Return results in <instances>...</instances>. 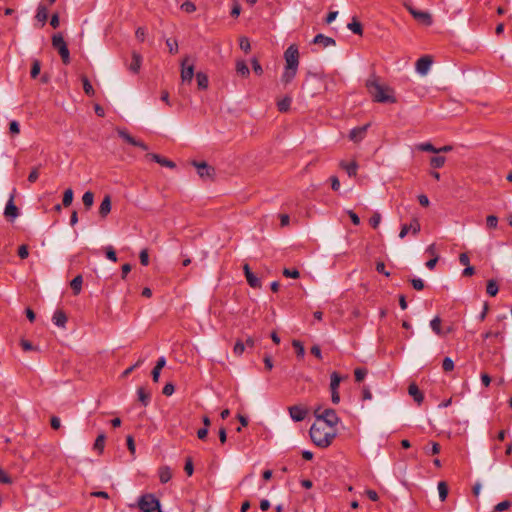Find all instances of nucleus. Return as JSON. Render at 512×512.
Wrapping results in <instances>:
<instances>
[{
    "label": "nucleus",
    "mask_w": 512,
    "mask_h": 512,
    "mask_svg": "<svg viewBox=\"0 0 512 512\" xmlns=\"http://www.w3.org/2000/svg\"><path fill=\"white\" fill-rule=\"evenodd\" d=\"M365 86L376 103H390L397 102L395 91L392 87L380 83V79L376 74H371L366 80Z\"/></svg>",
    "instance_id": "1"
},
{
    "label": "nucleus",
    "mask_w": 512,
    "mask_h": 512,
    "mask_svg": "<svg viewBox=\"0 0 512 512\" xmlns=\"http://www.w3.org/2000/svg\"><path fill=\"white\" fill-rule=\"evenodd\" d=\"M311 441L320 448L329 447L335 439L336 429L323 425L319 422L312 424L309 430Z\"/></svg>",
    "instance_id": "2"
},
{
    "label": "nucleus",
    "mask_w": 512,
    "mask_h": 512,
    "mask_svg": "<svg viewBox=\"0 0 512 512\" xmlns=\"http://www.w3.org/2000/svg\"><path fill=\"white\" fill-rule=\"evenodd\" d=\"M314 417L316 418L317 422L333 429H336V426L340 422V418L338 417L336 411L332 408L322 410L321 407H317L314 410Z\"/></svg>",
    "instance_id": "3"
},
{
    "label": "nucleus",
    "mask_w": 512,
    "mask_h": 512,
    "mask_svg": "<svg viewBox=\"0 0 512 512\" xmlns=\"http://www.w3.org/2000/svg\"><path fill=\"white\" fill-rule=\"evenodd\" d=\"M138 506L141 512H162L159 500L154 494H144L139 498Z\"/></svg>",
    "instance_id": "4"
},
{
    "label": "nucleus",
    "mask_w": 512,
    "mask_h": 512,
    "mask_svg": "<svg viewBox=\"0 0 512 512\" xmlns=\"http://www.w3.org/2000/svg\"><path fill=\"white\" fill-rule=\"evenodd\" d=\"M52 46L58 51L62 62L65 65H68L70 63V52L63 36L60 33L53 35Z\"/></svg>",
    "instance_id": "5"
},
{
    "label": "nucleus",
    "mask_w": 512,
    "mask_h": 512,
    "mask_svg": "<svg viewBox=\"0 0 512 512\" xmlns=\"http://www.w3.org/2000/svg\"><path fill=\"white\" fill-rule=\"evenodd\" d=\"M192 165L197 169V173L202 180H213L215 177L214 167L208 165L205 161H193Z\"/></svg>",
    "instance_id": "6"
},
{
    "label": "nucleus",
    "mask_w": 512,
    "mask_h": 512,
    "mask_svg": "<svg viewBox=\"0 0 512 512\" xmlns=\"http://www.w3.org/2000/svg\"><path fill=\"white\" fill-rule=\"evenodd\" d=\"M189 56H186L181 62V80L183 83H191L194 76V63H191Z\"/></svg>",
    "instance_id": "7"
},
{
    "label": "nucleus",
    "mask_w": 512,
    "mask_h": 512,
    "mask_svg": "<svg viewBox=\"0 0 512 512\" xmlns=\"http://www.w3.org/2000/svg\"><path fill=\"white\" fill-rule=\"evenodd\" d=\"M285 66L289 68H298L299 65V51L296 45H290L284 52Z\"/></svg>",
    "instance_id": "8"
},
{
    "label": "nucleus",
    "mask_w": 512,
    "mask_h": 512,
    "mask_svg": "<svg viewBox=\"0 0 512 512\" xmlns=\"http://www.w3.org/2000/svg\"><path fill=\"white\" fill-rule=\"evenodd\" d=\"M291 419L295 422L303 421L308 415V409L302 405H293L288 408Z\"/></svg>",
    "instance_id": "9"
},
{
    "label": "nucleus",
    "mask_w": 512,
    "mask_h": 512,
    "mask_svg": "<svg viewBox=\"0 0 512 512\" xmlns=\"http://www.w3.org/2000/svg\"><path fill=\"white\" fill-rule=\"evenodd\" d=\"M15 192L16 190L13 189V192L11 193L9 200L6 203L5 209H4V215L7 218H11L14 220L19 216V209L14 204V198H15Z\"/></svg>",
    "instance_id": "10"
},
{
    "label": "nucleus",
    "mask_w": 512,
    "mask_h": 512,
    "mask_svg": "<svg viewBox=\"0 0 512 512\" xmlns=\"http://www.w3.org/2000/svg\"><path fill=\"white\" fill-rule=\"evenodd\" d=\"M421 230L419 220L413 218L410 224H403L399 233V238L403 239L411 231L413 235H417Z\"/></svg>",
    "instance_id": "11"
},
{
    "label": "nucleus",
    "mask_w": 512,
    "mask_h": 512,
    "mask_svg": "<svg viewBox=\"0 0 512 512\" xmlns=\"http://www.w3.org/2000/svg\"><path fill=\"white\" fill-rule=\"evenodd\" d=\"M117 133H118L119 137H121L124 141H126L130 145L139 147L144 151L148 150L147 144H145L143 141L135 139L125 129H117Z\"/></svg>",
    "instance_id": "12"
},
{
    "label": "nucleus",
    "mask_w": 512,
    "mask_h": 512,
    "mask_svg": "<svg viewBox=\"0 0 512 512\" xmlns=\"http://www.w3.org/2000/svg\"><path fill=\"white\" fill-rule=\"evenodd\" d=\"M370 124L353 128L349 133V139L355 143L360 142L366 136Z\"/></svg>",
    "instance_id": "13"
},
{
    "label": "nucleus",
    "mask_w": 512,
    "mask_h": 512,
    "mask_svg": "<svg viewBox=\"0 0 512 512\" xmlns=\"http://www.w3.org/2000/svg\"><path fill=\"white\" fill-rule=\"evenodd\" d=\"M432 65V59L430 56H422L416 61V70L419 74L425 75Z\"/></svg>",
    "instance_id": "14"
},
{
    "label": "nucleus",
    "mask_w": 512,
    "mask_h": 512,
    "mask_svg": "<svg viewBox=\"0 0 512 512\" xmlns=\"http://www.w3.org/2000/svg\"><path fill=\"white\" fill-rule=\"evenodd\" d=\"M409 12L416 20L420 21L421 23L427 26L432 24V17L428 12L419 11L412 7L409 8Z\"/></svg>",
    "instance_id": "15"
},
{
    "label": "nucleus",
    "mask_w": 512,
    "mask_h": 512,
    "mask_svg": "<svg viewBox=\"0 0 512 512\" xmlns=\"http://www.w3.org/2000/svg\"><path fill=\"white\" fill-rule=\"evenodd\" d=\"M146 157L149 158L150 160L160 164L161 166L168 167V168H171V169L176 167V164L173 161H171V160H169L167 158H164V157H162L159 154L148 153L146 155Z\"/></svg>",
    "instance_id": "16"
},
{
    "label": "nucleus",
    "mask_w": 512,
    "mask_h": 512,
    "mask_svg": "<svg viewBox=\"0 0 512 512\" xmlns=\"http://www.w3.org/2000/svg\"><path fill=\"white\" fill-rule=\"evenodd\" d=\"M408 393L411 397H413L414 401L420 405L424 400V395L420 391L419 387L415 383H411L408 386Z\"/></svg>",
    "instance_id": "17"
},
{
    "label": "nucleus",
    "mask_w": 512,
    "mask_h": 512,
    "mask_svg": "<svg viewBox=\"0 0 512 512\" xmlns=\"http://www.w3.org/2000/svg\"><path fill=\"white\" fill-rule=\"evenodd\" d=\"M137 396L139 402L144 406H148L151 401V392L145 387L141 386L137 389Z\"/></svg>",
    "instance_id": "18"
},
{
    "label": "nucleus",
    "mask_w": 512,
    "mask_h": 512,
    "mask_svg": "<svg viewBox=\"0 0 512 512\" xmlns=\"http://www.w3.org/2000/svg\"><path fill=\"white\" fill-rule=\"evenodd\" d=\"M141 64H142V56L137 53V52H133L132 53V61L128 67V69L134 73V74H137L141 68Z\"/></svg>",
    "instance_id": "19"
},
{
    "label": "nucleus",
    "mask_w": 512,
    "mask_h": 512,
    "mask_svg": "<svg viewBox=\"0 0 512 512\" xmlns=\"http://www.w3.org/2000/svg\"><path fill=\"white\" fill-rule=\"evenodd\" d=\"M110 211H111V197H110V195H105V197L103 198V200L100 204V207H99V215L102 218H106L107 215L110 213Z\"/></svg>",
    "instance_id": "20"
},
{
    "label": "nucleus",
    "mask_w": 512,
    "mask_h": 512,
    "mask_svg": "<svg viewBox=\"0 0 512 512\" xmlns=\"http://www.w3.org/2000/svg\"><path fill=\"white\" fill-rule=\"evenodd\" d=\"M53 323L61 328H64L67 323V316L62 310H56L52 317Z\"/></svg>",
    "instance_id": "21"
},
{
    "label": "nucleus",
    "mask_w": 512,
    "mask_h": 512,
    "mask_svg": "<svg viewBox=\"0 0 512 512\" xmlns=\"http://www.w3.org/2000/svg\"><path fill=\"white\" fill-rule=\"evenodd\" d=\"M314 44H322L324 47L335 46L336 42L333 38L324 34H317L313 39Z\"/></svg>",
    "instance_id": "22"
},
{
    "label": "nucleus",
    "mask_w": 512,
    "mask_h": 512,
    "mask_svg": "<svg viewBox=\"0 0 512 512\" xmlns=\"http://www.w3.org/2000/svg\"><path fill=\"white\" fill-rule=\"evenodd\" d=\"M340 166H341L342 169H344L347 172L349 177H355L356 176L357 169H358L357 162L352 161V162L347 163L345 161H341L340 162Z\"/></svg>",
    "instance_id": "23"
},
{
    "label": "nucleus",
    "mask_w": 512,
    "mask_h": 512,
    "mask_svg": "<svg viewBox=\"0 0 512 512\" xmlns=\"http://www.w3.org/2000/svg\"><path fill=\"white\" fill-rule=\"evenodd\" d=\"M297 70H298V68H293V67L289 68V67L285 66L284 72L281 76V81L284 84L290 83L295 78Z\"/></svg>",
    "instance_id": "24"
},
{
    "label": "nucleus",
    "mask_w": 512,
    "mask_h": 512,
    "mask_svg": "<svg viewBox=\"0 0 512 512\" xmlns=\"http://www.w3.org/2000/svg\"><path fill=\"white\" fill-rule=\"evenodd\" d=\"M344 378L339 373L332 372L330 375V391L339 390L340 383Z\"/></svg>",
    "instance_id": "25"
},
{
    "label": "nucleus",
    "mask_w": 512,
    "mask_h": 512,
    "mask_svg": "<svg viewBox=\"0 0 512 512\" xmlns=\"http://www.w3.org/2000/svg\"><path fill=\"white\" fill-rule=\"evenodd\" d=\"M83 278L81 275H77L70 282V287L74 295H78L82 290Z\"/></svg>",
    "instance_id": "26"
},
{
    "label": "nucleus",
    "mask_w": 512,
    "mask_h": 512,
    "mask_svg": "<svg viewBox=\"0 0 512 512\" xmlns=\"http://www.w3.org/2000/svg\"><path fill=\"white\" fill-rule=\"evenodd\" d=\"M172 478L171 469L168 466L160 467L159 469V480L161 483L165 484L169 482Z\"/></svg>",
    "instance_id": "27"
},
{
    "label": "nucleus",
    "mask_w": 512,
    "mask_h": 512,
    "mask_svg": "<svg viewBox=\"0 0 512 512\" xmlns=\"http://www.w3.org/2000/svg\"><path fill=\"white\" fill-rule=\"evenodd\" d=\"M196 81H197V85H198L199 89L205 90L208 88L209 80H208V76L205 73L197 72L196 73Z\"/></svg>",
    "instance_id": "28"
},
{
    "label": "nucleus",
    "mask_w": 512,
    "mask_h": 512,
    "mask_svg": "<svg viewBox=\"0 0 512 512\" xmlns=\"http://www.w3.org/2000/svg\"><path fill=\"white\" fill-rule=\"evenodd\" d=\"M441 318L439 316L434 317L430 321V327L432 331L437 334L438 336H443V330L441 328Z\"/></svg>",
    "instance_id": "29"
},
{
    "label": "nucleus",
    "mask_w": 512,
    "mask_h": 512,
    "mask_svg": "<svg viewBox=\"0 0 512 512\" xmlns=\"http://www.w3.org/2000/svg\"><path fill=\"white\" fill-rule=\"evenodd\" d=\"M347 28L351 30L354 34L362 35L363 34V27L362 24L356 20L354 17L350 23H348Z\"/></svg>",
    "instance_id": "30"
},
{
    "label": "nucleus",
    "mask_w": 512,
    "mask_h": 512,
    "mask_svg": "<svg viewBox=\"0 0 512 512\" xmlns=\"http://www.w3.org/2000/svg\"><path fill=\"white\" fill-rule=\"evenodd\" d=\"M236 71L242 77H247L250 74L249 68L244 60L236 62Z\"/></svg>",
    "instance_id": "31"
},
{
    "label": "nucleus",
    "mask_w": 512,
    "mask_h": 512,
    "mask_svg": "<svg viewBox=\"0 0 512 512\" xmlns=\"http://www.w3.org/2000/svg\"><path fill=\"white\" fill-rule=\"evenodd\" d=\"M48 18V11L44 5H39L37 8L36 19L44 25Z\"/></svg>",
    "instance_id": "32"
},
{
    "label": "nucleus",
    "mask_w": 512,
    "mask_h": 512,
    "mask_svg": "<svg viewBox=\"0 0 512 512\" xmlns=\"http://www.w3.org/2000/svg\"><path fill=\"white\" fill-rule=\"evenodd\" d=\"M499 291V286L497 282L493 279L488 280L487 286H486V292L489 296H496Z\"/></svg>",
    "instance_id": "33"
},
{
    "label": "nucleus",
    "mask_w": 512,
    "mask_h": 512,
    "mask_svg": "<svg viewBox=\"0 0 512 512\" xmlns=\"http://www.w3.org/2000/svg\"><path fill=\"white\" fill-rule=\"evenodd\" d=\"M292 99L288 96L277 102V108L280 112H287L290 108Z\"/></svg>",
    "instance_id": "34"
},
{
    "label": "nucleus",
    "mask_w": 512,
    "mask_h": 512,
    "mask_svg": "<svg viewBox=\"0 0 512 512\" xmlns=\"http://www.w3.org/2000/svg\"><path fill=\"white\" fill-rule=\"evenodd\" d=\"M427 455H436L440 452V445L437 442H430L424 447Z\"/></svg>",
    "instance_id": "35"
},
{
    "label": "nucleus",
    "mask_w": 512,
    "mask_h": 512,
    "mask_svg": "<svg viewBox=\"0 0 512 512\" xmlns=\"http://www.w3.org/2000/svg\"><path fill=\"white\" fill-rule=\"evenodd\" d=\"M81 80H82L83 90H84L85 94H87L88 96H94L95 91H94V88H93L92 84L90 83L89 79L86 76H82Z\"/></svg>",
    "instance_id": "36"
},
{
    "label": "nucleus",
    "mask_w": 512,
    "mask_h": 512,
    "mask_svg": "<svg viewBox=\"0 0 512 512\" xmlns=\"http://www.w3.org/2000/svg\"><path fill=\"white\" fill-rule=\"evenodd\" d=\"M82 202L86 209H90L94 203V194L91 191H86L82 196Z\"/></svg>",
    "instance_id": "37"
},
{
    "label": "nucleus",
    "mask_w": 512,
    "mask_h": 512,
    "mask_svg": "<svg viewBox=\"0 0 512 512\" xmlns=\"http://www.w3.org/2000/svg\"><path fill=\"white\" fill-rule=\"evenodd\" d=\"M246 280L250 287L261 288V280L253 272L246 276Z\"/></svg>",
    "instance_id": "38"
},
{
    "label": "nucleus",
    "mask_w": 512,
    "mask_h": 512,
    "mask_svg": "<svg viewBox=\"0 0 512 512\" xmlns=\"http://www.w3.org/2000/svg\"><path fill=\"white\" fill-rule=\"evenodd\" d=\"M41 70V62L38 59L32 61L30 76L35 79L39 76Z\"/></svg>",
    "instance_id": "39"
},
{
    "label": "nucleus",
    "mask_w": 512,
    "mask_h": 512,
    "mask_svg": "<svg viewBox=\"0 0 512 512\" xmlns=\"http://www.w3.org/2000/svg\"><path fill=\"white\" fill-rule=\"evenodd\" d=\"M438 493L441 501H445L448 495V486L446 482L441 481L438 483Z\"/></svg>",
    "instance_id": "40"
},
{
    "label": "nucleus",
    "mask_w": 512,
    "mask_h": 512,
    "mask_svg": "<svg viewBox=\"0 0 512 512\" xmlns=\"http://www.w3.org/2000/svg\"><path fill=\"white\" fill-rule=\"evenodd\" d=\"M445 160L446 159L443 156H433L430 159V165H431V167L438 169V168H441L444 166Z\"/></svg>",
    "instance_id": "41"
},
{
    "label": "nucleus",
    "mask_w": 512,
    "mask_h": 512,
    "mask_svg": "<svg viewBox=\"0 0 512 512\" xmlns=\"http://www.w3.org/2000/svg\"><path fill=\"white\" fill-rule=\"evenodd\" d=\"M72 201H73V190L71 188H68L65 190V192L63 194L62 205L64 207H68L71 205Z\"/></svg>",
    "instance_id": "42"
},
{
    "label": "nucleus",
    "mask_w": 512,
    "mask_h": 512,
    "mask_svg": "<svg viewBox=\"0 0 512 512\" xmlns=\"http://www.w3.org/2000/svg\"><path fill=\"white\" fill-rule=\"evenodd\" d=\"M368 371L366 368H362V367H358L354 370V376H355V380L357 382H361L364 380V378L366 377Z\"/></svg>",
    "instance_id": "43"
},
{
    "label": "nucleus",
    "mask_w": 512,
    "mask_h": 512,
    "mask_svg": "<svg viewBox=\"0 0 512 512\" xmlns=\"http://www.w3.org/2000/svg\"><path fill=\"white\" fill-rule=\"evenodd\" d=\"M105 439H106V437L104 434L98 435V437L96 438V440L94 442V449L98 450L99 452H102L104 449V445H105Z\"/></svg>",
    "instance_id": "44"
},
{
    "label": "nucleus",
    "mask_w": 512,
    "mask_h": 512,
    "mask_svg": "<svg viewBox=\"0 0 512 512\" xmlns=\"http://www.w3.org/2000/svg\"><path fill=\"white\" fill-rule=\"evenodd\" d=\"M292 345L296 349L297 357L303 358L305 355V349L302 343L299 340H293Z\"/></svg>",
    "instance_id": "45"
},
{
    "label": "nucleus",
    "mask_w": 512,
    "mask_h": 512,
    "mask_svg": "<svg viewBox=\"0 0 512 512\" xmlns=\"http://www.w3.org/2000/svg\"><path fill=\"white\" fill-rule=\"evenodd\" d=\"M166 45L168 47L169 53L176 54L178 52V42L176 39H167Z\"/></svg>",
    "instance_id": "46"
},
{
    "label": "nucleus",
    "mask_w": 512,
    "mask_h": 512,
    "mask_svg": "<svg viewBox=\"0 0 512 512\" xmlns=\"http://www.w3.org/2000/svg\"><path fill=\"white\" fill-rule=\"evenodd\" d=\"M482 337H483L484 340L489 339L491 337H494V338H499L500 341H502L503 340V333L500 330H497V331H491L490 330V331H487L486 333H484L482 335Z\"/></svg>",
    "instance_id": "47"
},
{
    "label": "nucleus",
    "mask_w": 512,
    "mask_h": 512,
    "mask_svg": "<svg viewBox=\"0 0 512 512\" xmlns=\"http://www.w3.org/2000/svg\"><path fill=\"white\" fill-rule=\"evenodd\" d=\"M105 255L112 262H117V254L112 246L105 247Z\"/></svg>",
    "instance_id": "48"
},
{
    "label": "nucleus",
    "mask_w": 512,
    "mask_h": 512,
    "mask_svg": "<svg viewBox=\"0 0 512 512\" xmlns=\"http://www.w3.org/2000/svg\"><path fill=\"white\" fill-rule=\"evenodd\" d=\"M283 275L287 278H293V279H297L300 277L299 271L295 268H293V269L285 268L283 270Z\"/></svg>",
    "instance_id": "49"
},
{
    "label": "nucleus",
    "mask_w": 512,
    "mask_h": 512,
    "mask_svg": "<svg viewBox=\"0 0 512 512\" xmlns=\"http://www.w3.org/2000/svg\"><path fill=\"white\" fill-rule=\"evenodd\" d=\"M442 368L445 372H450L454 369V362L450 357H445L442 362Z\"/></svg>",
    "instance_id": "50"
},
{
    "label": "nucleus",
    "mask_w": 512,
    "mask_h": 512,
    "mask_svg": "<svg viewBox=\"0 0 512 512\" xmlns=\"http://www.w3.org/2000/svg\"><path fill=\"white\" fill-rule=\"evenodd\" d=\"M511 507V502L508 500H504L494 507V512H503Z\"/></svg>",
    "instance_id": "51"
},
{
    "label": "nucleus",
    "mask_w": 512,
    "mask_h": 512,
    "mask_svg": "<svg viewBox=\"0 0 512 512\" xmlns=\"http://www.w3.org/2000/svg\"><path fill=\"white\" fill-rule=\"evenodd\" d=\"M420 151H425V152H432V153H437V148H435L431 143L429 142H426V143H421L418 145L417 147Z\"/></svg>",
    "instance_id": "52"
},
{
    "label": "nucleus",
    "mask_w": 512,
    "mask_h": 512,
    "mask_svg": "<svg viewBox=\"0 0 512 512\" xmlns=\"http://www.w3.org/2000/svg\"><path fill=\"white\" fill-rule=\"evenodd\" d=\"M244 350H245L244 342H242L241 340H237L234 345V348H233L234 354L237 356H241L243 354Z\"/></svg>",
    "instance_id": "53"
},
{
    "label": "nucleus",
    "mask_w": 512,
    "mask_h": 512,
    "mask_svg": "<svg viewBox=\"0 0 512 512\" xmlns=\"http://www.w3.org/2000/svg\"><path fill=\"white\" fill-rule=\"evenodd\" d=\"M380 222H381V215L378 212H375L369 219V224L374 229H376L379 226Z\"/></svg>",
    "instance_id": "54"
},
{
    "label": "nucleus",
    "mask_w": 512,
    "mask_h": 512,
    "mask_svg": "<svg viewBox=\"0 0 512 512\" xmlns=\"http://www.w3.org/2000/svg\"><path fill=\"white\" fill-rule=\"evenodd\" d=\"M181 9L185 11L186 13H193L196 11V5L191 1H185L181 5Z\"/></svg>",
    "instance_id": "55"
},
{
    "label": "nucleus",
    "mask_w": 512,
    "mask_h": 512,
    "mask_svg": "<svg viewBox=\"0 0 512 512\" xmlns=\"http://www.w3.org/2000/svg\"><path fill=\"white\" fill-rule=\"evenodd\" d=\"M486 225L490 229H494L498 225V218L495 215H489L486 218Z\"/></svg>",
    "instance_id": "56"
},
{
    "label": "nucleus",
    "mask_w": 512,
    "mask_h": 512,
    "mask_svg": "<svg viewBox=\"0 0 512 512\" xmlns=\"http://www.w3.org/2000/svg\"><path fill=\"white\" fill-rule=\"evenodd\" d=\"M251 64H252V69L253 71L257 74V75H262L263 73V68L261 66V64L259 63V61L257 60V58H253L251 60Z\"/></svg>",
    "instance_id": "57"
},
{
    "label": "nucleus",
    "mask_w": 512,
    "mask_h": 512,
    "mask_svg": "<svg viewBox=\"0 0 512 512\" xmlns=\"http://www.w3.org/2000/svg\"><path fill=\"white\" fill-rule=\"evenodd\" d=\"M139 258H140V263L143 265V266H147L149 264V254H148V250L147 249H143L141 250L140 254H139Z\"/></svg>",
    "instance_id": "58"
},
{
    "label": "nucleus",
    "mask_w": 512,
    "mask_h": 512,
    "mask_svg": "<svg viewBox=\"0 0 512 512\" xmlns=\"http://www.w3.org/2000/svg\"><path fill=\"white\" fill-rule=\"evenodd\" d=\"M184 470L188 476H191L194 472V466L192 458L188 457L185 462Z\"/></svg>",
    "instance_id": "59"
},
{
    "label": "nucleus",
    "mask_w": 512,
    "mask_h": 512,
    "mask_svg": "<svg viewBox=\"0 0 512 512\" xmlns=\"http://www.w3.org/2000/svg\"><path fill=\"white\" fill-rule=\"evenodd\" d=\"M239 45H240L241 50H243L245 53L249 52L251 49L249 39L246 37H242L240 39Z\"/></svg>",
    "instance_id": "60"
},
{
    "label": "nucleus",
    "mask_w": 512,
    "mask_h": 512,
    "mask_svg": "<svg viewBox=\"0 0 512 512\" xmlns=\"http://www.w3.org/2000/svg\"><path fill=\"white\" fill-rule=\"evenodd\" d=\"M410 282L415 290L420 291L424 288V282L420 278H413L410 280Z\"/></svg>",
    "instance_id": "61"
},
{
    "label": "nucleus",
    "mask_w": 512,
    "mask_h": 512,
    "mask_svg": "<svg viewBox=\"0 0 512 512\" xmlns=\"http://www.w3.org/2000/svg\"><path fill=\"white\" fill-rule=\"evenodd\" d=\"M38 178H39V171H38V167H34V168L30 171V173H29V175H28V181H29L30 183H34V182H36V181L38 180Z\"/></svg>",
    "instance_id": "62"
},
{
    "label": "nucleus",
    "mask_w": 512,
    "mask_h": 512,
    "mask_svg": "<svg viewBox=\"0 0 512 512\" xmlns=\"http://www.w3.org/2000/svg\"><path fill=\"white\" fill-rule=\"evenodd\" d=\"M9 131L11 134H19L20 133V125L16 120H12L9 123Z\"/></svg>",
    "instance_id": "63"
},
{
    "label": "nucleus",
    "mask_w": 512,
    "mask_h": 512,
    "mask_svg": "<svg viewBox=\"0 0 512 512\" xmlns=\"http://www.w3.org/2000/svg\"><path fill=\"white\" fill-rule=\"evenodd\" d=\"M29 255V251H28V246L23 244L21 246H19L18 248V256L21 258V259H26Z\"/></svg>",
    "instance_id": "64"
}]
</instances>
